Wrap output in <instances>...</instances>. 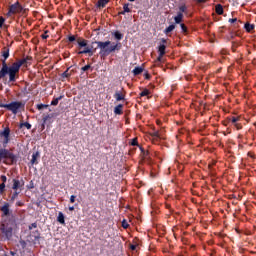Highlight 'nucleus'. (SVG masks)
Returning a JSON list of instances; mask_svg holds the SVG:
<instances>
[{"label": "nucleus", "mask_w": 256, "mask_h": 256, "mask_svg": "<svg viewBox=\"0 0 256 256\" xmlns=\"http://www.w3.org/2000/svg\"><path fill=\"white\" fill-rule=\"evenodd\" d=\"M107 3H109V0H98L97 7L103 8L107 5Z\"/></svg>", "instance_id": "6ab92c4d"}, {"label": "nucleus", "mask_w": 256, "mask_h": 256, "mask_svg": "<svg viewBox=\"0 0 256 256\" xmlns=\"http://www.w3.org/2000/svg\"><path fill=\"white\" fill-rule=\"evenodd\" d=\"M31 189H33V185H30Z\"/></svg>", "instance_id": "bf43d9fd"}, {"label": "nucleus", "mask_w": 256, "mask_h": 256, "mask_svg": "<svg viewBox=\"0 0 256 256\" xmlns=\"http://www.w3.org/2000/svg\"><path fill=\"white\" fill-rule=\"evenodd\" d=\"M157 59H158V61H161V59H163V56H161V54H159Z\"/></svg>", "instance_id": "4d7b16f0"}, {"label": "nucleus", "mask_w": 256, "mask_h": 256, "mask_svg": "<svg viewBox=\"0 0 256 256\" xmlns=\"http://www.w3.org/2000/svg\"><path fill=\"white\" fill-rule=\"evenodd\" d=\"M31 229H37V223H32L30 226H29V230L31 231Z\"/></svg>", "instance_id": "79ce46f5"}, {"label": "nucleus", "mask_w": 256, "mask_h": 256, "mask_svg": "<svg viewBox=\"0 0 256 256\" xmlns=\"http://www.w3.org/2000/svg\"><path fill=\"white\" fill-rule=\"evenodd\" d=\"M122 227L123 229H127L129 227V224L127 223V221L125 220L122 221Z\"/></svg>", "instance_id": "e433bc0d"}, {"label": "nucleus", "mask_w": 256, "mask_h": 256, "mask_svg": "<svg viewBox=\"0 0 256 256\" xmlns=\"http://www.w3.org/2000/svg\"><path fill=\"white\" fill-rule=\"evenodd\" d=\"M12 189L13 191H18V189H23V187H25V181L23 180H18V179H13L12 180Z\"/></svg>", "instance_id": "1a4fd4ad"}, {"label": "nucleus", "mask_w": 256, "mask_h": 256, "mask_svg": "<svg viewBox=\"0 0 256 256\" xmlns=\"http://www.w3.org/2000/svg\"><path fill=\"white\" fill-rule=\"evenodd\" d=\"M42 39H49V35H47V31L44 33V34H42Z\"/></svg>", "instance_id": "49530a36"}, {"label": "nucleus", "mask_w": 256, "mask_h": 256, "mask_svg": "<svg viewBox=\"0 0 256 256\" xmlns=\"http://www.w3.org/2000/svg\"><path fill=\"white\" fill-rule=\"evenodd\" d=\"M11 253V255H15V252H10Z\"/></svg>", "instance_id": "13d9d810"}, {"label": "nucleus", "mask_w": 256, "mask_h": 256, "mask_svg": "<svg viewBox=\"0 0 256 256\" xmlns=\"http://www.w3.org/2000/svg\"><path fill=\"white\" fill-rule=\"evenodd\" d=\"M77 43L79 46V49H83L80 50L78 52V55H89L90 57L93 56V53H95V51H97V49H93V47L89 46L88 43L89 41L84 39V38H78L77 39Z\"/></svg>", "instance_id": "39448f33"}, {"label": "nucleus", "mask_w": 256, "mask_h": 256, "mask_svg": "<svg viewBox=\"0 0 256 256\" xmlns=\"http://www.w3.org/2000/svg\"><path fill=\"white\" fill-rule=\"evenodd\" d=\"M215 12L217 15H223V6L221 4H217L215 7Z\"/></svg>", "instance_id": "a211bd4d"}, {"label": "nucleus", "mask_w": 256, "mask_h": 256, "mask_svg": "<svg viewBox=\"0 0 256 256\" xmlns=\"http://www.w3.org/2000/svg\"><path fill=\"white\" fill-rule=\"evenodd\" d=\"M17 197H19V192L17 190H15V192L12 194L10 201L13 203V201H15V199H17Z\"/></svg>", "instance_id": "c85d7f7f"}, {"label": "nucleus", "mask_w": 256, "mask_h": 256, "mask_svg": "<svg viewBox=\"0 0 256 256\" xmlns=\"http://www.w3.org/2000/svg\"><path fill=\"white\" fill-rule=\"evenodd\" d=\"M114 37L117 39V41H121V39H123V34H121L119 31H116L114 33Z\"/></svg>", "instance_id": "b1692460"}, {"label": "nucleus", "mask_w": 256, "mask_h": 256, "mask_svg": "<svg viewBox=\"0 0 256 256\" xmlns=\"http://www.w3.org/2000/svg\"><path fill=\"white\" fill-rule=\"evenodd\" d=\"M5 192V183L0 184V195Z\"/></svg>", "instance_id": "473e14b6"}, {"label": "nucleus", "mask_w": 256, "mask_h": 256, "mask_svg": "<svg viewBox=\"0 0 256 256\" xmlns=\"http://www.w3.org/2000/svg\"><path fill=\"white\" fill-rule=\"evenodd\" d=\"M150 135H151V137H154V139H160L161 138V134L159 133V131H154Z\"/></svg>", "instance_id": "cd10ccee"}, {"label": "nucleus", "mask_w": 256, "mask_h": 256, "mask_svg": "<svg viewBox=\"0 0 256 256\" xmlns=\"http://www.w3.org/2000/svg\"><path fill=\"white\" fill-rule=\"evenodd\" d=\"M0 231L3 233V235H5V237L7 239H11V237H13V228L12 227L2 224L0 226Z\"/></svg>", "instance_id": "0eeeda50"}, {"label": "nucleus", "mask_w": 256, "mask_h": 256, "mask_svg": "<svg viewBox=\"0 0 256 256\" xmlns=\"http://www.w3.org/2000/svg\"><path fill=\"white\" fill-rule=\"evenodd\" d=\"M236 21H237V18H232L229 20V23H236Z\"/></svg>", "instance_id": "8fccbe9b"}, {"label": "nucleus", "mask_w": 256, "mask_h": 256, "mask_svg": "<svg viewBox=\"0 0 256 256\" xmlns=\"http://www.w3.org/2000/svg\"><path fill=\"white\" fill-rule=\"evenodd\" d=\"M69 211H75V207L70 206V207H69Z\"/></svg>", "instance_id": "6e6d98bb"}, {"label": "nucleus", "mask_w": 256, "mask_h": 256, "mask_svg": "<svg viewBox=\"0 0 256 256\" xmlns=\"http://www.w3.org/2000/svg\"><path fill=\"white\" fill-rule=\"evenodd\" d=\"M145 79H151V75H149V73L145 74Z\"/></svg>", "instance_id": "3c124183"}, {"label": "nucleus", "mask_w": 256, "mask_h": 256, "mask_svg": "<svg viewBox=\"0 0 256 256\" xmlns=\"http://www.w3.org/2000/svg\"><path fill=\"white\" fill-rule=\"evenodd\" d=\"M114 98L116 99V101H125V92L116 91L114 94Z\"/></svg>", "instance_id": "9b49d317"}, {"label": "nucleus", "mask_w": 256, "mask_h": 256, "mask_svg": "<svg viewBox=\"0 0 256 256\" xmlns=\"http://www.w3.org/2000/svg\"><path fill=\"white\" fill-rule=\"evenodd\" d=\"M47 107H49V105L38 104V105L36 106V108L38 109V111H41L42 109H47Z\"/></svg>", "instance_id": "7c9ffc66"}, {"label": "nucleus", "mask_w": 256, "mask_h": 256, "mask_svg": "<svg viewBox=\"0 0 256 256\" xmlns=\"http://www.w3.org/2000/svg\"><path fill=\"white\" fill-rule=\"evenodd\" d=\"M76 37L75 36H73V35H70V36H68V41L70 42V43H73V41H76Z\"/></svg>", "instance_id": "72a5a7b5"}, {"label": "nucleus", "mask_w": 256, "mask_h": 256, "mask_svg": "<svg viewBox=\"0 0 256 256\" xmlns=\"http://www.w3.org/2000/svg\"><path fill=\"white\" fill-rule=\"evenodd\" d=\"M115 115H123V105L119 104L114 108Z\"/></svg>", "instance_id": "2eb2a0df"}, {"label": "nucleus", "mask_w": 256, "mask_h": 256, "mask_svg": "<svg viewBox=\"0 0 256 256\" xmlns=\"http://www.w3.org/2000/svg\"><path fill=\"white\" fill-rule=\"evenodd\" d=\"M128 1H131V2H133V1H135V0H128Z\"/></svg>", "instance_id": "680f3d73"}, {"label": "nucleus", "mask_w": 256, "mask_h": 256, "mask_svg": "<svg viewBox=\"0 0 256 256\" xmlns=\"http://www.w3.org/2000/svg\"><path fill=\"white\" fill-rule=\"evenodd\" d=\"M71 68H67V70L62 74V79H69L71 75H73V70Z\"/></svg>", "instance_id": "ddd939ff"}, {"label": "nucleus", "mask_w": 256, "mask_h": 256, "mask_svg": "<svg viewBox=\"0 0 256 256\" xmlns=\"http://www.w3.org/2000/svg\"><path fill=\"white\" fill-rule=\"evenodd\" d=\"M61 99H62L61 96L58 97V98L53 99V100L51 101V105H53V106L59 105V101H61Z\"/></svg>", "instance_id": "bb28decb"}, {"label": "nucleus", "mask_w": 256, "mask_h": 256, "mask_svg": "<svg viewBox=\"0 0 256 256\" xmlns=\"http://www.w3.org/2000/svg\"><path fill=\"white\" fill-rule=\"evenodd\" d=\"M0 107L7 109V111H11L13 115H17L21 109H25V102L13 101L9 104H1Z\"/></svg>", "instance_id": "423d86ee"}, {"label": "nucleus", "mask_w": 256, "mask_h": 256, "mask_svg": "<svg viewBox=\"0 0 256 256\" xmlns=\"http://www.w3.org/2000/svg\"><path fill=\"white\" fill-rule=\"evenodd\" d=\"M9 135H11V129H9V127H6L4 131L0 133V136L4 138L5 145L9 143Z\"/></svg>", "instance_id": "9d476101"}, {"label": "nucleus", "mask_w": 256, "mask_h": 256, "mask_svg": "<svg viewBox=\"0 0 256 256\" xmlns=\"http://www.w3.org/2000/svg\"><path fill=\"white\" fill-rule=\"evenodd\" d=\"M248 157H251V159H255V153L248 152Z\"/></svg>", "instance_id": "c03bdc74"}, {"label": "nucleus", "mask_w": 256, "mask_h": 256, "mask_svg": "<svg viewBox=\"0 0 256 256\" xmlns=\"http://www.w3.org/2000/svg\"><path fill=\"white\" fill-rule=\"evenodd\" d=\"M165 49H167V46L165 44H161L158 48V53L160 57H163L165 55Z\"/></svg>", "instance_id": "dca6fc26"}, {"label": "nucleus", "mask_w": 256, "mask_h": 256, "mask_svg": "<svg viewBox=\"0 0 256 256\" xmlns=\"http://www.w3.org/2000/svg\"><path fill=\"white\" fill-rule=\"evenodd\" d=\"M130 249H131V251H135V249H137V245L132 244V245L130 246Z\"/></svg>", "instance_id": "de8ad7c7"}, {"label": "nucleus", "mask_w": 256, "mask_h": 256, "mask_svg": "<svg viewBox=\"0 0 256 256\" xmlns=\"http://www.w3.org/2000/svg\"><path fill=\"white\" fill-rule=\"evenodd\" d=\"M141 73H143V68H141V67H135V68H134L133 74H134L135 76L141 75Z\"/></svg>", "instance_id": "412c9836"}, {"label": "nucleus", "mask_w": 256, "mask_h": 256, "mask_svg": "<svg viewBox=\"0 0 256 256\" xmlns=\"http://www.w3.org/2000/svg\"><path fill=\"white\" fill-rule=\"evenodd\" d=\"M57 221L58 223H61V225H65V216L62 214V212H59Z\"/></svg>", "instance_id": "f3484780"}, {"label": "nucleus", "mask_w": 256, "mask_h": 256, "mask_svg": "<svg viewBox=\"0 0 256 256\" xmlns=\"http://www.w3.org/2000/svg\"><path fill=\"white\" fill-rule=\"evenodd\" d=\"M161 41H162L163 45H165V43H167V39H165V38H162Z\"/></svg>", "instance_id": "5fc2aeb1"}, {"label": "nucleus", "mask_w": 256, "mask_h": 256, "mask_svg": "<svg viewBox=\"0 0 256 256\" xmlns=\"http://www.w3.org/2000/svg\"><path fill=\"white\" fill-rule=\"evenodd\" d=\"M239 117H235V116H233V117H228V121L230 122V123H233V125H235V123H237V121H239Z\"/></svg>", "instance_id": "a878e982"}, {"label": "nucleus", "mask_w": 256, "mask_h": 256, "mask_svg": "<svg viewBox=\"0 0 256 256\" xmlns=\"http://www.w3.org/2000/svg\"><path fill=\"white\" fill-rule=\"evenodd\" d=\"M37 157H39V153L36 152L32 155V159H31V163L32 165H35V163H37Z\"/></svg>", "instance_id": "5701e85b"}, {"label": "nucleus", "mask_w": 256, "mask_h": 256, "mask_svg": "<svg viewBox=\"0 0 256 256\" xmlns=\"http://www.w3.org/2000/svg\"><path fill=\"white\" fill-rule=\"evenodd\" d=\"M49 119V116H45L44 118H43V122L44 123H47V120Z\"/></svg>", "instance_id": "603ef678"}, {"label": "nucleus", "mask_w": 256, "mask_h": 256, "mask_svg": "<svg viewBox=\"0 0 256 256\" xmlns=\"http://www.w3.org/2000/svg\"><path fill=\"white\" fill-rule=\"evenodd\" d=\"M15 161H17V157L13 152L5 148L0 149V163H4V165H13Z\"/></svg>", "instance_id": "20e7f679"}, {"label": "nucleus", "mask_w": 256, "mask_h": 256, "mask_svg": "<svg viewBox=\"0 0 256 256\" xmlns=\"http://www.w3.org/2000/svg\"><path fill=\"white\" fill-rule=\"evenodd\" d=\"M83 71H89V69H91V65H85L81 68Z\"/></svg>", "instance_id": "ea45409f"}, {"label": "nucleus", "mask_w": 256, "mask_h": 256, "mask_svg": "<svg viewBox=\"0 0 256 256\" xmlns=\"http://www.w3.org/2000/svg\"><path fill=\"white\" fill-rule=\"evenodd\" d=\"M27 12V9L21 5L20 1H16L14 4H11L8 7V12L5 14L7 19H11L15 17V15H25Z\"/></svg>", "instance_id": "7ed1b4c3"}, {"label": "nucleus", "mask_w": 256, "mask_h": 256, "mask_svg": "<svg viewBox=\"0 0 256 256\" xmlns=\"http://www.w3.org/2000/svg\"><path fill=\"white\" fill-rule=\"evenodd\" d=\"M175 23L179 24L183 21V13L179 12L177 16L174 18Z\"/></svg>", "instance_id": "aec40b11"}, {"label": "nucleus", "mask_w": 256, "mask_h": 256, "mask_svg": "<svg viewBox=\"0 0 256 256\" xmlns=\"http://www.w3.org/2000/svg\"><path fill=\"white\" fill-rule=\"evenodd\" d=\"M174 30H175V25L172 24V25H170L169 27H167V28L165 29L164 33H165L166 35H168V33H171V31H174Z\"/></svg>", "instance_id": "4be33fe9"}, {"label": "nucleus", "mask_w": 256, "mask_h": 256, "mask_svg": "<svg viewBox=\"0 0 256 256\" xmlns=\"http://www.w3.org/2000/svg\"><path fill=\"white\" fill-rule=\"evenodd\" d=\"M0 179H1L2 183H4V185H5V183H7V176L1 175Z\"/></svg>", "instance_id": "c9c22d12"}, {"label": "nucleus", "mask_w": 256, "mask_h": 256, "mask_svg": "<svg viewBox=\"0 0 256 256\" xmlns=\"http://www.w3.org/2000/svg\"><path fill=\"white\" fill-rule=\"evenodd\" d=\"M98 46V49H100V55L103 57H107V55H111V53H115V51H120L121 50V43H115L113 42L111 44V41H96L94 42Z\"/></svg>", "instance_id": "f03ea898"}, {"label": "nucleus", "mask_w": 256, "mask_h": 256, "mask_svg": "<svg viewBox=\"0 0 256 256\" xmlns=\"http://www.w3.org/2000/svg\"><path fill=\"white\" fill-rule=\"evenodd\" d=\"M17 207H23V205H25V203H23L22 201H18L16 202Z\"/></svg>", "instance_id": "a18cd8bd"}, {"label": "nucleus", "mask_w": 256, "mask_h": 256, "mask_svg": "<svg viewBox=\"0 0 256 256\" xmlns=\"http://www.w3.org/2000/svg\"><path fill=\"white\" fill-rule=\"evenodd\" d=\"M244 28L247 33H253V30L255 29V25L247 22V23H245Z\"/></svg>", "instance_id": "f8f14e48"}, {"label": "nucleus", "mask_w": 256, "mask_h": 256, "mask_svg": "<svg viewBox=\"0 0 256 256\" xmlns=\"http://www.w3.org/2000/svg\"><path fill=\"white\" fill-rule=\"evenodd\" d=\"M234 127H236V129H238V130L243 128L241 123H237V122L234 124Z\"/></svg>", "instance_id": "a19ab883"}, {"label": "nucleus", "mask_w": 256, "mask_h": 256, "mask_svg": "<svg viewBox=\"0 0 256 256\" xmlns=\"http://www.w3.org/2000/svg\"><path fill=\"white\" fill-rule=\"evenodd\" d=\"M31 189H33V185H30Z\"/></svg>", "instance_id": "052dcab7"}, {"label": "nucleus", "mask_w": 256, "mask_h": 256, "mask_svg": "<svg viewBox=\"0 0 256 256\" xmlns=\"http://www.w3.org/2000/svg\"><path fill=\"white\" fill-rule=\"evenodd\" d=\"M179 9L181 11L180 13H185V11H187V6L182 5V6L179 7Z\"/></svg>", "instance_id": "f704fd0d"}, {"label": "nucleus", "mask_w": 256, "mask_h": 256, "mask_svg": "<svg viewBox=\"0 0 256 256\" xmlns=\"http://www.w3.org/2000/svg\"><path fill=\"white\" fill-rule=\"evenodd\" d=\"M23 127H26V129H31V124L29 122L21 123L20 129H23Z\"/></svg>", "instance_id": "c756f323"}, {"label": "nucleus", "mask_w": 256, "mask_h": 256, "mask_svg": "<svg viewBox=\"0 0 256 256\" xmlns=\"http://www.w3.org/2000/svg\"><path fill=\"white\" fill-rule=\"evenodd\" d=\"M125 13H131V8H129V4H124L123 11L119 12L118 15H125Z\"/></svg>", "instance_id": "4468645a"}, {"label": "nucleus", "mask_w": 256, "mask_h": 256, "mask_svg": "<svg viewBox=\"0 0 256 256\" xmlns=\"http://www.w3.org/2000/svg\"><path fill=\"white\" fill-rule=\"evenodd\" d=\"M1 55L3 57V60L2 68L0 69V79H5V77H7L8 75L10 83H15V81L19 79V71H21V67H23V65L25 67H28L29 65H31L29 61H32L33 59L31 56H26L25 58L17 59L9 66L7 64V59H9V47H3Z\"/></svg>", "instance_id": "f257e3e1"}, {"label": "nucleus", "mask_w": 256, "mask_h": 256, "mask_svg": "<svg viewBox=\"0 0 256 256\" xmlns=\"http://www.w3.org/2000/svg\"><path fill=\"white\" fill-rule=\"evenodd\" d=\"M180 27H181L183 33H187V26H185V24H180Z\"/></svg>", "instance_id": "58836bf2"}, {"label": "nucleus", "mask_w": 256, "mask_h": 256, "mask_svg": "<svg viewBox=\"0 0 256 256\" xmlns=\"http://www.w3.org/2000/svg\"><path fill=\"white\" fill-rule=\"evenodd\" d=\"M147 95H151V91H149V89H144V90L140 93V97H147Z\"/></svg>", "instance_id": "393cba45"}, {"label": "nucleus", "mask_w": 256, "mask_h": 256, "mask_svg": "<svg viewBox=\"0 0 256 256\" xmlns=\"http://www.w3.org/2000/svg\"><path fill=\"white\" fill-rule=\"evenodd\" d=\"M76 198H77V196H75V195L70 196V203H75Z\"/></svg>", "instance_id": "37998d69"}, {"label": "nucleus", "mask_w": 256, "mask_h": 256, "mask_svg": "<svg viewBox=\"0 0 256 256\" xmlns=\"http://www.w3.org/2000/svg\"><path fill=\"white\" fill-rule=\"evenodd\" d=\"M207 0H197V3H206Z\"/></svg>", "instance_id": "864d4df0"}, {"label": "nucleus", "mask_w": 256, "mask_h": 256, "mask_svg": "<svg viewBox=\"0 0 256 256\" xmlns=\"http://www.w3.org/2000/svg\"><path fill=\"white\" fill-rule=\"evenodd\" d=\"M130 145H132V147H137V145H139L137 138L132 139L130 142Z\"/></svg>", "instance_id": "2f4dec72"}, {"label": "nucleus", "mask_w": 256, "mask_h": 256, "mask_svg": "<svg viewBox=\"0 0 256 256\" xmlns=\"http://www.w3.org/2000/svg\"><path fill=\"white\" fill-rule=\"evenodd\" d=\"M4 23H5V18H3V16H0V29L3 27Z\"/></svg>", "instance_id": "4c0bfd02"}, {"label": "nucleus", "mask_w": 256, "mask_h": 256, "mask_svg": "<svg viewBox=\"0 0 256 256\" xmlns=\"http://www.w3.org/2000/svg\"><path fill=\"white\" fill-rule=\"evenodd\" d=\"M11 205L8 202H5L4 205L0 208L2 217H9L11 215Z\"/></svg>", "instance_id": "6e6552de"}, {"label": "nucleus", "mask_w": 256, "mask_h": 256, "mask_svg": "<svg viewBox=\"0 0 256 256\" xmlns=\"http://www.w3.org/2000/svg\"><path fill=\"white\" fill-rule=\"evenodd\" d=\"M228 123H230L229 120H228V118H227L225 121H223V125H224L225 127H227Z\"/></svg>", "instance_id": "09e8293b"}]
</instances>
